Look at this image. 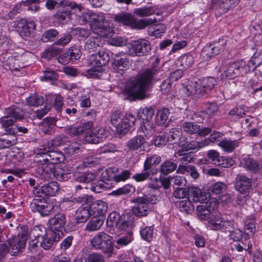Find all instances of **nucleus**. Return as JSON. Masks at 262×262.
I'll return each instance as SVG.
<instances>
[{
	"label": "nucleus",
	"mask_w": 262,
	"mask_h": 262,
	"mask_svg": "<svg viewBox=\"0 0 262 262\" xmlns=\"http://www.w3.org/2000/svg\"><path fill=\"white\" fill-rule=\"evenodd\" d=\"M16 26L23 37H30L34 35L36 26L33 21H28L21 19L16 22Z\"/></svg>",
	"instance_id": "f8f14e48"
},
{
	"label": "nucleus",
	"mask_w": 262,
	"mask_h": 262,
	"mask_svg": "<svg viewBox=\"0 0 262 262\" xmlns=\"http://www.w3.org/2000/svg\"><path fill=\"white\" fill-rule=\"evenodd\" d=\"M223 220L219 216H214L210 219L209 224L213 230H221Z\"/></svg>",
	"instance_id": "774afa93"
},
{
	"label": "nucleus",
	"mask_w": 262,
	"mask_h": 262,
	"mask_svg": "<svg viewBox=\"0 0 262 262\" xmlns=\"http://www.w3.org/2000/svg\"><path fill=\"white\" fill-rule=\"evenodd\" d=\"M140 129L145 136L153 135L155 133V127L152 121L142 120Z\"/></svg>",
	"instance_id": "09e8293b"
},
{
	"label": "nucleus",
	"mask_w": 262,
	"mask_h": 262,
	"mask_svg": "<svg viewBox=\"0 0 262 262\" xmlns=\"http://www.w3.org/2000/svg\"><path fill=\"white\" fill-rule=\"evenodd\" d=\"M134 13L139 16L144 17L153 14L155 10L152 7H144L135 9Z\"/></svg>",
	"instance_id": "0e129e2a"
},
{
	"label": "nucleus",
	"mask_w": 262,
	"mask_h": 262,
	"mask_svg": "<svg viewBox=\"0 0 262 262\" xmlns=\"http://www.w3.org/2000/svg\"><path fill=\"white\" fill-rule=\"evenodd\" d=\"M110 187V184L105 180H99L91 184L90 188L95 192L100 193Z\"/></svg>",
	"instance_id": "79ce46f5"
},
{
	"label": "nucleus",
	"mask_w": 262,
	"mask_h": 262,
	"mask_svg": "<svg viewBox=\"0 0 262 262\" xmlns=\"http://www.w3.org/2000/svg\"><path fill=\"white\" fill-rule=\"evenodd\" d=\"M27 238L28 231L23 230L17 236H13L7 239L10 254L12 255H16L24 248Z\"/></svg>",
	"instance_id": "39448f33"
},
{
	"label": "nucleus",
	"mask_w": 262,
	"mask_h": 262,
	"mask_svg": "<svg viewBox=\"0 0 262 262\" xmlns=\"http://www.w3.org/2000/svg\"><path fill=\"white\" fill-rule=\"evenodd\" d=\"M48 177L51 178L52 176L55 177L57 180L59 181H65L68 180L70 177V173L64 172L63 170H55V166L53 168V171L51 173H46Z\"/></svg>",
	"instance_id": "864d4df0"
},
{
	"label": "nucleus",
	"mask_w": 262,
	"mask_h": 262,
	"mask_svg": "<svg viewBox=\"0 0 262 262\" xmlns=\"http://www.w3.org/2000/svg\"><path fill=\"white\" fill-rule=\"evenodd\" d=\"M15 121L7 116L6 115L2 117L0 123L2 128L5 133L4 135L15 136L16 134V126L14 125Z\"/></svg>",
	"instance_id": "b1692460"
},
{
	"label": "nucleus",
	"mask_w": 262,
	"mask_h": 262,
	"mask_svg": "<svg viewBox=\"0 0 262 262\" xmlns=\"http://www.w3.org/2000/svg\"><path fill=\"white\" fill-rule=\"evenodd\" d=\"M239 144L238 140H230L228 139H224L220 141L218 145L225 152L230 153L232 152L236 147H238Z\"/></svg>",
	"instance_id": "ea45409f"
},
{
	"label": "nucleus",
	"mask_w": 262,
	"mask_h": 262,
	"mask_svg": "<svg viewBox=\"0 0 262 262\" xmlns=\"http://www.w3.org/2000/svg\"><path fill=\"white\" fill-rule=\"evenodd\" d=\"M57 120L54 118H46L40 123V130L46 135H51L54 132Z\"/></svg>",
	"instance_id": "7c9ffc66"
},
{
	"label": "nucleus",
	"mask_w": 262,
	"mask_h": 262,
	"mask_svg": "<svg viewBox=\"0 0 262 262\" xmlns=\"http://www.w3.org/2000/svg\"><path fill=\"white\" fill-rule=\"evenodd\" d=\"M27 103L31 106H38L44 102L43 97L38 94H33L26 99Z\"/></svg>",
	"instance_id": "4d7b16f0"
},
{
	"label": "nucleus",
	"mask_w": 262,
	"mask_h": 262,
	"mask_svg": "<svg viewBox=\"0 0 262 262\" xmlns=\"http://www.w3.org/2000/svg\"><path fill=\"white\" fill-rule=\"evenodd\" d=\"M177 168V164L170 160L164 161L160 165L159 172L161 174L167 176L173 172Z\"/></svg>",
	"instance_id": "a19ab883"
},
{
	"label": "nucleus",
	"mask_w": 262,
	"mask_h": 262,
	"mask_svg": "<svg viewBox=\"0 0 262 262\" xmlns=\"http://www.w3.org/2000/svg\"><path fill=\"white\" fill-rule=\"evenodd\" d=\"M104 222L103 217L94 216L87 223L85 230L89 232H94L99 230Z\"/></svg>",
	"instance_id": "473e14b6"
},
{
	"label": "nucleus",
	"mask_w": 262,
	"mask_h": 262,
	"mask_svg": "<svg viewBox=\"0 0 262 262\" xmlns=\"http://www.w3.org/2000/svg\"><path fill=\"white\" fill-rule=\"evenodd\" d=\"M207 156L209 161L214 165H218L221 162L222 156H220L219 152L215 150H209L207 151Z\"/></svg>",
	"instance_id": "052dcab7"
},
{
	"label": "nucleus",
	"mask_w": 262,
	"mask_h": 262,
	"mask_svg": "<svg viewBox=\"0 0 262 262\" xmlns=\"http://www.w3.org/2000/svg\"><path fill=\"white\" fill-rule=\"evenodd\" d=\"M245 63L243 60L237 61L229 64L228 68L221 75L222 78H233L240 74L246 73Z\"/></svg>",
	"instance_id": "1a4fd4ad"
},
{
	"label": "nucleus",
	"mask_w": 262,
	"mask_h": 262,
	"mask_svg": "<svg viewBox=\"0 0 262 262\" xmlns=\"http://www.w3.org/2000/svg\"><path fill=\"white\" fill-rule=\"evenodd\" d=\"M169 114V110L164 108L157 114V123L159 126L163 125L167 121Z\"/></svg>",
	"instance_id": "5fc2aeb1"
},
{
	"label": "nucleus",
	"mask_w": 262,
	"mask_h": 262,
	"mask_svg": "<svg viewBox=\"0 0 262 262\" xmlns=\"http://www.w3.org/2000/svg\"><path fill=\"white\" fill-rule=\"evenodd\" d=\"M57 45L54 43L51 47L46 50L42 53V57L48 60L51 59L52 58L57 56L62 52V49L57 47Z\"/></svg>",
	"instance_id": "37998d69"
},
{
	"label": "nucleus",
	"mask_w": 262,
	"mask_h": 262,
	"mask_svg": "<svg viewBox=\"0 0 262 262\" xmlns=\"http://www.w3.org/2000/svg\"><path fill=\"white\" fill-rule=\"evenodd\" d=\"M194 62L193 57L190 54H184L179 58L177 61V64L186 70L190 67Z\"/></svg>",
	"instance_id": "de8ad7c7"
},
{
	"label": "nucleus",
	"mask_w": 262,
	"mask_h": 262,
	"mask_svg": "<svg viewBox=\"0 0 262 262\" xmlns=\"http://www.w3.org/2000/svg\"><path fill=\"white\" fill-rule=\"evenodd\" d=\"M30 207L34 212H38L42 216H48L54 210L55 206L43 199H34L31 202Z\"/></svg>",
	"instance_id": "6e6552de"
},
{
	"label": "nucleus",
	"mask_w": 262,
	"mask_h": 262,
	"mask_svg": "<svg viewBox=\"0 0 262 262\" xmlns=\"http://www.w3.org/2000/svg\"><path fill=\"white\" fill-rule=\"evenodd\" d=\"M4 135L0 138V149L9 148L17 143V138L15 136L12 137L5 138Z\"/></svg>",
	"instance_id": "6e6d98bb"
},
{
	"label": "nucleus",
	"mask_w": 262,
	"mask_h": 262,
	"mask_svg": "<svg viewBox=\"0 0 262 262\" xmlns=\"http://www.w3.org/2000/svg\"><path fill=\"white\" fill-rule=\"evenodd\" d=\"M114 19L119 23H122L125 25H132L134 22V16L127 13H121L114 16Z\"/></svg>",
	"instance_id": "49530a36"
},
{
	"label": "nucleus",
	"mask_w": 262,
	"mask_h": 262,
	"mask_svg": "<svg viewBox=\"0 0 262 262\" xmlns=\"http://www.w3.org/2000/svg\"><path fill=\"white\" fill-rule=\"evenodd\" d=\"M40 230L38 227H35L33 230L31 231V234L35 237L38 238L40 243V246L43 248L45 250L50 249L53 246V244L57 242L59 238V234L58 236L56 232H52L50 233V237L46 233L43 234H38L35 235V233Z\"/></svg>",
	"instance_id": "423d86ee"
},
{
	"label": "nucleus",
	"mask_w": 262,
	"mask_h": 262,
	"mask_svg": "<svg viewBox=\"0 0 262 262\" xmlns=\"http://www.w3.org/2000/svg\"><path fill=\"white\" fill-rule=\"evenodd\" d=\"M25 114V112L16 105H13L6 110V115L15 121L23 119Z\"/></svg>",
	"instance_id": "c756f323"
},
{
	"label": "nucleus",
	"mask_w": 262,
	"mask_h": 262,
	"mask_svg": "<svg viewBox=\"0 0 262 262\" xmlns=\"http://www.w3.org/2000/svg\"><path fill=\"white\" fill-rule=\"evenodd\" d=\"M178 171L181 173L188 172L192 178L196 179L199 177V173L196 168L193 165H180Z\"/></svg>",
	"instance_id": "3c124183"
},
{
	"label": "nucleus",
	"mask_w": 262,
	"mask_h": 262,
	"mask_svg": "<svg viewBox=\"0 0 262 262\" xmlns=\"http://www.w3.org/2000/svg\"><path fill=\"white\" fill-rule=\"evenodd\" d=\"M226 188L227 186L223 182H218L211 185L208 190L212 193L219 194L225 191Z\"/></svg>",
	"instance_id": "bf43d9fd"
},
{
	"label": "nucleus",
	"mask_w": 262,
	"mask_h": 262,
	"mask_svg": "<svg viewBox=\"0 0 262 262\" xmlns=\"http://www.w3.org/2000/svg\"><path fill=\"white\" fill-rule=\"evenodd\" d=\"M92 215L91 207L83 206L82 205L77 210L75 219L77 223H83L85 222Z\"/></svg>",
	"instance_id": "cd10ccee"
},
{
	"label": "nucleus",
	"mask_w": 262,
	"mask_h": 262,
	"mask_svg": "<svg viewBox=\"0 0 262 262\" xmlns=\"http://www.w3.org/2000/svg\"><path fill=\"white\" fill-rule=\"evenodd\" d=\"M112 239V236L104 232H100L91 239V244L96 250H101L105 253H111L113 251Z\"/></svg>",
	"instance_id": "20e7f679"
},
{
	"label": "nucleus",
	"mask_w": 262,
	"mask_h": 262,
	"mask_svg": "<svg viewBox=\"0 0 262 262\" xmlns=\"http://www.w3.org/2000/svg\"><path fill=\"white\" fill-rule=\"evenodd\" d=\"M179 208L182 212L188 214L193 210L194 206L191 203V201L188 199V200L181 201L179 204Z\"/></svg>",
	"instance_id": "338daca9"
},
{
	"label": "nucleus",
	"mask_w": 262,
	"mask_h": 262,
	"mask_svg": "<svg viewBox=\"0 0 262 262\" xmlns=\"http://www.w3.org/2000/svg\"><path fill=\"white\" fill-rule=\"evenodd\" d=\"M182 126L184 132L188 134H198L200 137L206 136L211 132V128L209 127H201L199 125L194 122H184Z\"/></svg>",
	"instance_id": "ddd939ff"
},
{
	"label": "nucleus",
	"mask_w": 262,
	"mask_h": 262,
	"mask_svg": "<svg viewBox=\"0 0 262 262\" xmlns=\"http://www.w3.org/2000/svg\"><path fill=\"white\" fill-rule=\"evenodd\" d=\"M159 201L158 196L151 191L144 193L142 196L134 199L132 202L135 204L132 207L133 214L137 217H142L147 215L151 211L150 204H155Z\"/></svg>",
	"instance_id": "f03ea898"
},
{
	"label": "nucleus",
	"mask_w": 262,
	"mask_h": 262,
	"mask_svg": "<svg viewBox=\"0 0 262 262\" xmlns=\"http://www.w3.org/2000/svg\"><path fill=\"white\" fill-rule=\"evenodd\" d=\"M145 143V138L138 135L129 140L126 143V146L130 151L142 150Z\"/></svg>",
	"instance_id": "5701e85b"
},
{
	"label": "nucleus",
	"mask_w": 262,
	"mask_h": 262,
	"mask_svg": "<svg viewBox=\"0 0 262 262\" xmlns=\"http://www.w3.org/2000/svg\"><path fill=\"white\" fill-rule=\"evenodd\" d=\"M225 49L223 43L214 42L206 45L201 51V56L205 60H208L211 57L217 55L223 52Z\"/></svg>",
	"instance_id": "9d476101"
},
{
	"label": "nucleus",
	"mask_w": 262,
	"mask_h": 262,
	"mask_svg": "<svg viewBox=\"0 0 262 262\" xmlns=\"http://www.w3.org/2000/svg\"><path fill=\"white\" fill-rule=\"evenodd\" d=\"M155 111L151 107H146L139 112V117L144 121H152Z\"/></svg>",
	"instance_id": "603ef678"
},
{
	"label": "nucleus",
	"mask_w": 262,
	"mask_h": 262,
	"mask_svg": "<svg viewBox=\"0 0 262 262\" xmlns=\"http://www.w3.org/2000/svg\"><path fill=\"white\" fill-rule=\"evenodd\" d=\"M238 0H221L217 5H215V9L221 14L227 12L229 9L234 7L238 4Z\"/></svg>",
	"instance_id": "2f4dec72"
},
{
	"label": "nucleus",
	"mask_w": 262,
	"mask_h": 262,
	"mask_svg": "<svg viewBox=\"0 0 262 262\" xmlns=\"http://www.w3.org/2000/svg\"><path fill=\"white\" fill-rule=\"evenodd\" d=\"M66 8V10L58 11L55 15L56 18L62 24L67 23L71 19L72 13L77 12V10L80 12L78 9L72 10L70 8Z\"/></svg>",
	"instance_id": "4c0bfd02"
},
{
	"label": "nucleus",
	"mask_w": 262,
	"mask_h": 262,
	"mask_svg": "<svg viewBox=\"0 0 262 262\" xmlns=\"http://www.w3.org/2000/svg\"><path fill=\"white\" fill-rule=\"evenodd\" d=\"M110 60L108 52L99 51L97 53L92 54L89 59V64L92 67L101 68L105 66Z\"/></svg>",
	"instance_id": "4468645a"
},
{
	"label": "nucleus",
	"mask_w": 262,
	"mask_h": 262,
	"mask_svg": "<svg viewBox=\"0 0 262 262\" xmlns=\"http://www.w3.org/2000/svg\"><path fill=\"white\" fill-rule=\"evenodd\" d=\"M136 121V119L134 115L132 114H127L124 116V119L121 125L119 124L116 125V130L117 133L120 136L126 134L130 128L133 126Z\"/></svg>",
	"instance_id": "a211bd4d"
},
{
	"label": "nucleus",
	"mask_w": 262,
	"mask_h": 262,
	"mask_svg": "<svg viewBox=\"0 0 262 262\" xmlns=\"http://www.w3.org/2000/svg\"><path fill=\"white\" fill-rule=\"evenodd\" d=\"M161 162V158L157 155H153L147 157L143 166V170H147L151 167L158 165Z\"/></svg>",
	"instance_id": "c03bdc74"
},
{
	"label": "nucleus",
	"mask_w": 262,
	"mask_h": 262,
	"mask_svg": "<svg viewBox=\"0 0 262 262\" xmlns=\"http://www.w3.org/2000/svg\"><path fill=\"white\" fill-rule=\"evenodd\" d=\"M187 192V198L194 202L204 203L207 199L205 195H203L201 189L196 187H189Z\"/></svg>",
	"instance_id": "a878e982"
},
{
	"label": "nucleus",
	"mask_w": 262,
	"mask_h": 262,
	"mask_svg": "<svg viewBox=\"0 0 262 262\" xmlns=\"http://www.w3.org/2000/svg\"><path fill=\"white\" fill-rule=\"evenodd\" d=\"M49 151H48V158H49V163L54 166L55 164H58L63 162L65 159V156L63 152L59 150H54L53 148H49Z\"/></svg>",
	"instance_id": "bb28decb"
},
{
	"label": "nucleus",
	"mask_w": 262,
	"mask_h": 262,
	"mask_svg": "<svg viewBox=\"0 0 262 262\" xmlns=\"http://www.w3.org/2000/svg\"><path fill=\"white\" fill-rule=\"evenodd\" d=\"M50 147L46 146L45 144L39 145L34 150L35 156L34 162L38 164V169L41 171L42 175L44 173H51L53 171L54 166L49 164L48 151H49Z\"/></svg>",
	"instance_id": "7ed1b4c3"
},
{
	"label": "nucleus",
	"mask_w": 262,
	"mask_h": 262,
	"mask_svg": "<svg viewBox=\"0 0 262 262\" xmlns=\"http://www.w3.org/2000/svg\"><path fill=\"white\" fill-rule=\"evenodd\" d=\"M93 126L92 122L89 121L84 123L77 127H70L67 129V133L71 136L79 135L82 133H85L89 129Z\"/></svg>",
	"instance_id": "72a5a7b5"
},
{
	"label": "nucleus",
	"mask_w": 262,
	"mask_h": 262,
	"mask_svg": "<svg viewBox=\"0 0 262 262\" xmlns=\"http://www.w3.org/2000/svg\"><path fill=\"white\" fill-rule=\"evenodd\" d=\"M151 49L150 43L144 39L134 41L129 47V53L132 56H142L147 55Z\"/></svg>",
	"instance_id": "0eeeda50"
},
{
	"label": "nucleus",
	"mask_w": 262,
	"mask_h": 262,
	"mask_svg": "<svg viewBox=\"0 0 262 262\" xmlns=\"http://www.w3.org/2000/svg\"><path fill=\"white\" fill-rule=\"evenodd\" d=\"M179 147L181 149L178 151L177 154L179 156H182L185 152L193 150L198 151L205 146L203 140L200 142L195 140L189 142L187 141L186 138H184L183 140L179 143Z\"/></svg>",
	"instance_id": "2eb2a0df"
},
{
	"label": "nucleus",
	"mask_w": 262,
	"mask_h": 262,
	"mask_svg": "<svg viewBox=\"0 0 262 262\" xmlns=\"http://www.w3.org/2000/svg\"><path fill=\"white\" fill-rule=\"evenodd\" d=\"M135 188L130 184L125 185L123 187L118 188L113 191L112 194L115 195H119L122 194H128L135 191Z\"/></svg>",
	"instance_id": "e2e57ef3"
},
{
	"label": "nucleus",
	"mask_w": 262,
	"mask_h": 262,
	"mask_svg": "<svg viewBox=\"0 0 262 262\" xmlns=\"http://www.w3.org/2000/svg\"><path fill=\"white\" fill-rule=\"evenodd\" d=\"M112 59V66L114 69L124 71L129 68V61L124 55L115 54Z\"/></svg>",
	"instance_id": "4be33fe9"
},
{
	"label": "nucleus",
	"mask_w": 262,
	"mask_h": 262,
	"mask_svg": "<svg viewBox=\"0 0 262 262\" xmlns=\"http://www.w3.org/2000/svg\"><path fill=\"white\" fill-rule=\"evenodd\" d=\"M82 168L80 167H77L75 168L73 172L75 176V181L81 183V185H78L75 186V189L76 190H80L84 187V183H89L94 180L95 178V175L93 172L89 171L82 172ZM84 188H86L84 187Z\"/></svg>",
	"instance_id": "9b49d317"
},
{
	"label": "nucleus",
	"mask_w": 262,
	"mask_h": 262,
	"mask_svg": "<svg viewBox=\"0 0 262 262\" xmlns=\"http://www.w3.org/2000/svg\"><path fill=\"white\" fill-rule=\"evenodd\" d=\"M66 141V138L64 136L59 135L56 136L50 142L44 144L46 146L53 148L54 147L60 146L64 144Z\"/></svg>",
	"instance_id": "680f3d73"
},
{
	"label": "nucleus",
	"mask_w": 262,
	"mask_h": 262,
	"mask_svg": "<svg viewBox=\"0 0 262 262\" xmlns=\"http://www.w3.org/2000/svg\"><path fill=\"white\" fill-rule=\"evenodd\" d=\"M252 186V179L245 175L238 174L235 179V188L242 194H246Z\"/></svg>",
	"instance_id": "6ab92c4d"
},
{
	"label": "nucleus",
	"mask_w": 262,
	"mask_h": 262,
	"mask_svg": "<svg viewBox=\"0 0 262 262\" xmlns=\"http://www.w3.org/2000/svg\"><path fill=\"white\" fill-rule=\"evenodd\" d=\"M239 166L254 173L259 172L261 168L257 160H254L249 156L242 158L240 161Z\"/></svg>",
	"instance_id": "412c9836"
},
{
	"label": "nucleus",
	"mask_w": 262,
	"mask_h": 262,
	"mask_svg": "<svg viewBox=\"0 0 262 262\" xmlns=\"http://www.w3.org/2000/svg\"><path fill=\"white\" fill-rule=\"evenodd\" d=\"M200 84V80L197 81L191 82V84L187 86V89L191 95H194L196 97H200L208 93L204 86H198Z\"/></svg>",
	"instance_id": "e433bc0d"
},
{
	"label": "nucleus",
	"mask_w": 262,
	"mask_h": 262,
	"mask_svg": "<svg viewBox=\"0 0 262 262\" xmlns=\"http://www.w3.org/2000/svg\"><path fill=\"white\" fill-rule=\"evenodd\" d=\"M196 211L198 216L202 220H206L209 219L211 213L207 209V207L203 206V205L198 206L196 208Z\"/></svg>",
	"instance_id": "69168bd1"
},
{
	"label": "nucleus",
	"mask_w": 262,
	"mask_h": 262,
	"mask_svg": "<svg viewBox=\"0 0 262 262\" xmlns=\"http://www.w3.org/2000/svg\"><path fill=\"white\" fill-rule=\"evenodd\" d=\"M58 36V32L53 29H50L46 31L42 35V40L43 42L53 41Z\"/></svg>",
	"instance_id": "13d9d810"
},
{
	"label": "nucleus",
	"mask_w": 262,
	"mask_h": 262,
	"mask_svg": "<svg viewBox=\"0 0 262 262\" xmlns=\"http://www.w3.org/2000/svg\"><path fill=\"white\" fill-rule=\"evenodd\" d=\"M66 223V215L63 213H57L49 220L50 228L52 232L62 231L64 229Z\"/></svg>",
	"instance_id": "f3484780"
},
{
	"label": "nucleus",
	"mask_w": 262,
	"mask_h": 262,
	"mask_svg": "<svg viewBox=\"0 0 262 262\" xmlns=\"http://www.w3.org/2000/svg\"><path fill=\"white\" fill-rule=\"evenodd\" d=\"M104 20L105 19L103 16L93 13V17L90 25L91 29L96 33L101 35L107 28V24Z\"/></svg>",
	"instance_id": "aec40b11"
},
{
	"label": "nucleus",
	"mask_w": 262,
	"mask_h": 262,
	"mask_svg": "<svg viewBox=\"0 0 262 262\" xmlns=\"http://www.w3.org/2000/svg\"><path fill=\"white\" fill-rule=\"evenodd\" d=\"M158 62L159 59H157L150 68L130 79L126 86V90L129 95H133L141 99L149 97L147 92L150 90L160 72L159 68L156 66Z\"/></svg>",
	"instance_id": "f257e3e1"
},
{
	"label": "nucleus",
	"mask_w": 262,
	"mask_h": 262,
	"mask_svg": "<svg viewBox=\"0 0 262 262\" xmlns=\"http://www.w3.org/2000/svg\"><path fill=\"white\" fill-rule=\"evenodd\" d=\"M262 64V50L256 52L252 56L247 66L249 70L254 71L256 67Z\"/></svg>",
	"instance_id": "a18cd8bd"
},
{
	"label": "nucleus",
	"mask_w": 262,
	"mask_h": 262,
	"mask_svg": "<svg viewBox=\"0 0 262 262\" xmlns=\"http://www.w3.org/2000/svg\"><path fill=\"white\" fill-rule=\"evenodd\" d=\"M103 44V39L101 36H91L85 42L84 49L89 52L96 51Z\"/></svg>",
	"instance_id": "393cba45"
},
{
	"label": "nucleus",
	"mask_w": 262,
	"mask_h": 262,
	"mask_svg": "<svg viewBox=\"0 0 262 262\" xmlns=\"http://www.w3.org/2000/svg\"><path fill=\"white\" fill-rule=\"evenodd\" d=\"M134 217L129 214L121 216L116 227L120 231H125L133 226Z\"/></svg>",
	"instance_id": "c9c22d12"
},
{
	"label": "nucleus",
	"mask_w": 262,
	"mask_h": 262,
	"mask_svg": "<svg viewBox=\"0 0 262 262\" xmlns=\"http://www.w3.org/2000/svg\"><path fill=\"white\" fill-rule=\"evenodd\" d=\"M46 6L49 10H53L56 6L57 8L59 7H68L72 10L78 9L79 11H81L82 9L81 5L68 0H47Z\"/></svg>",
	"instance_id": "dca6fc26"
},
{
	"label": "nucleus",
	"mask_w": 262,
	"mask_h": 262,
	"mask_svg": "<svg viewBox=\"0 0 262 262\" xmlns=\"http://www.w3.org/2000/svg\"><path fill=\"white\" fill-rule=\"evenodd\" d=\"M167 139L169 142L173 144H178L183 140V133L182 129L179 128H171L168 133H166Z\"/></svg>",
	"instance_id": "f704fd0d"
},
{
	"label": "nucleus",
	"mask_w": 262,
	"mask_h": 262,
	"mask_svg": "<svg viewBox=\"0 0 262 262\" xmlns=\"http://www.w3.org/2000/svg\"><path fill=\"white\" fill-rule=\"evenodd\" d=\"M40 190L45 195L54 196L58 193L59 187L57 182H52L41 186Z\"/></svg>",
	"instance_id": "58836bf2"
},
{
	"label": "nucleus",
	"mask_w": 262,
	"mask_h": 262,
	"mask_svg": "<svg viewBox=\"0 0 262 262\" xmlns=\"http://www.w3.org/2000/svg\"><path fill=\"white\" fill-rule=\"evenodd\" d=\"M166 30L163 24H152L148 28V32L156 37H160Z\"/></svg>",
	"instance_id": "8fccbe9b"
},
{
	"label": "nucleus",
	"mask_w": 262,
	"mask_h": 262,
	"mask_svg": "<svg viewBox=\"0 0 262 262\" xmlns=\"http://www.w3.org/2000/svg\"><path fill=\"white\" fill-rule=\"evenodd\" d=\"M107 205L105 202L101 200H98L93 203L91 210L92 214L95 216L103 217L107 210Z\"/></svg>",
	"instance_id": "c85d7f7f"
}]
</instances>
